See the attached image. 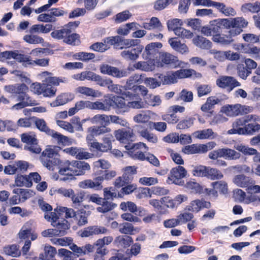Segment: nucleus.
Instances as JSON below:
<instances>
[{
    "label": "nucleus",
    "instance_id": "nucleus-46",
    "mask_svg": "<svg viewBox=\"0 0 260 260\" xmlns=\"http://www.w3.org/2000/svg\"><path fill=\"white\" fill-rule=\"evenodd\" d=\"M241 10L244 13L248 12L258 13L260 12V3L255 2L253 3L245 4L242 6Z\"/></svg>",
    "mask_w": 260,
    "mask_h": 260
},
{
    "label": "nucleus",
    "instance_id": "nucleus-60",
    "mask_svg": "<svg viewBox=\"0 0 260 260\" xmlns=\"http://www.w3.org/2000/svg\"><path fill=\"white\" fill-rule=\"evenodd\" d=\"M115 241L122 247H129L133 242V239L128 236H119L116 238Z\"/></svg>",
    "mask_w": 260,
    "mask_h": 260
},
{
    "label": "nucleus",
    "instance_id": "nucleus-8",
    "mask_svg": "<svg viewBox=\"0 0 260 260\" xmlns=\"http://www.w3.org/2000/svg\"><path fill=\"white\" fill-rule=\"evenodd\" d=\"M103 178L98 176L92 179H86L80 182L78 186L82 189H92L94 190H101L103 186L102 185Z\"/></svg>",
    "mask_w": 260,
    "mask_h": 260
},
{
    "label": "nucleus",
    "instance_id": "nucleus-25",
    "mask_svg": "<svg viewBox=\"0 0 260 260\" xmlns=\"http://www.w3.org/2000/svg\"><path fill=\"white\" fill-rule=\"evenodd\" d=\"M162 46V45L161 43H151L146 46L143 55H144L145 53L146 54L145 57L146 58H150L154 57L158 53V49L161 48Z\"/></svg>",
    "mask_w": 260,
    "mask_h": 260
},
{
    "label": "nucleus",
    "instance_id": "nucleus-15",
    "mask_svg": "<svg viewBox=\"0 0 260 260\" xmlns=\"http://www.w3.org/2000/svg\"><path fill=\"white\" fill-rule=\"evenodd\" d=\"M247 24V21L242 17L233 19V28L229 30L230 35L235 37L239 35L242 31V28L246 27Z\"/></svg>",
    "mask_w": 260,
    "mask_h": 260
},
{
    "label": "nucleus",
    "instance_id": "nucleus-52",
    "mask_svg": "<svg viewBox=\"0 0 260 260\" xmlns=\"http://www.w3.org/2000/svg\"><path fill=\"white\" fill-rule=\"evenodd\" d=\"M158 78L161 79L163 84H170L177 82V77L174 72L168 73L166 76L159 74Z\"/></svg>",
    "mask_w": 260,
    "mask_h": 260
},
{
    "label": "nucleus",
    "instance_id": "nucleus-22",
    "mask_svg": "<svg viewBox=\"0 0 260 260\" xmlns=\"http://www.w3.org/2000/svg\"><path fill=\"white\" fill-rule=\"evenodd\" d=\"M50 132L49 136H50L55 139L59 145H70L73 144V140L67 136H64L53 129Z\"/></svg>",
    "mask_w": 260,
    "mask_h": 260
},
{
    "label": "nucleus",
    "instance_id": "nucleus-63",
    "mask_svg": "<svg viewBox=\"0 0 260 260\" xmlns=\"http://www.w3.org/2000/svg\"><path fill=\"white\" fill-rule=\"evenodd\" d=\"M101 206L97 208V210L101 213H106L112 210L116 206L115 204L107 201L103 199V202L100 204Z\"/></svg>",
    "mask_w": 260,
    "mask_h": 260
},
{
    "label": "nucleus",
    "instance_id": "nucleus-36",
    "mask_svg": "<svg viewBox=\"0 0 260 260\" xmlns=\"http://www.w3.org/2000/svg\"><path fill=\"white\" fill-rule=\"evenodd\" d=\"M72 161L70 162L69 160L62 161L59 168L58 173L61 175L69 176L70 178H72V169L71 170V165Z\"/></svg>",
    "mask_w": 260,
    "mask_h": 260
},
{
    "label": "nucleus",
    "instance_id": "nucleus-19",
    "mask_svg": "<svg viewBox=\"0 0 260 260\" xmlns=\"http://www.w3.org/2000/svg\"><path fill=\"white\" fill-rule=\"evenodd\" d=\"M168 43L175 51L181 53L186 54L189 52L188 47L184 43H182L180 41L177 40V38H170Z\"/></svg>",
    "mask_w": 260,
    "mask_h": 260
},
{
    "label": "nucleus",
    "instance_id": "nucleus-11",
    "mask_svg": "<svg viewBox=\"0 0 260 260\" xmlns=\"http://www.w3.org/2000/svg\"><path fill=\"white\" fill-rule=\"evenodd\" d=\"M114 134L116 140L121 143L133 141V138L134 137V131L131 128L119 129L115 131Z\"/></svg>",
    "mask_w": 260,
    "mask_h": 260
},
{
    "label": "nucleus",
    "instance_id": "nucleus-58",
    "mask_svg": "<svg viewBox=\"0 0 260 260\" xmlns=\"http://www.w3.org/2000/svg\"><path fill=\"white\" fill-rule=\"evenodd\" d=\"M99 2V0H78L77 4H83L84 8L87 11H92L96 7Z\"/></svg>",
    "mask_w": 260,
    "mask_h": 260
},
{
    "label": "nucleus",
    "instance_id": "nucleus-27",
    "mask_svg": "<svg viewBox=\"0 0 260 260\" xmlns=\"http://www.w3.org/2000/svg\"><path fill=\"white\" fill-rule=\"evenodd\" d=\"M192 43L197 47L202 49H209L212 46L211 42L201 36L195 37L192 39Z\"/></svg>",
    "mask_w": 260,
    "mask_h": 260
},
{
    "label": "nucleus",
    "instance_id": "nucleus-9",
    "mask_svg": "<svg viewBox=\"0 0 260 260\" xmlns=\"http://www.w3.org/2000/svg\"><path fill=\"white\" fill-rule=\"evenodd\" d=\"M216 85L222 88H229L232 90L237 86H240V83L234 77L231 76H220L216 81Z\"/></svg>",
    "mask_w": 260,
    "mask_h": 260
},
{
    "label": "nucleus",
    "instance_id": "nucleus-57",
    "mask_svg": "<svg viewBox=\"0 0 260 260\" xmlns=\"http://www.w3.org/2000/svg\"><path fill=\"white\" fill-rule=\"evenodd\" d=\"M73 57L75 59L80 60L83 61H87L94 58L95 55L92 53L80 52L74 54Z\"/></svg>",
    "mask_w": 260,
    "mask_h": 260
},
{
    "label": "nucleus",
    "instance_id": "nucleus-43",
    "mask_svg": "<svg viewBox=\"0 0 260 260\" xmlns=\"http://www.w3.org/2000/svg\"><path fill=\"white\" fill-rule=\"evenodd\" d=\"M111 131L109 127L101 126H92L87 129V133H91L95 136H100Z\"/></svg>",
    "mask_w": 260,
    "mask_h": 260
},
{
    "label": "nucleus",
    "instance_id": "nucleus-16",
    "mask_svg": "<svg viewBox=\"0 0 260 260\" xmlns=\"http://www.w3.org/2000/svg\"><path fill=\"white\" fill-rule=\"evenodd\" d=\"M234 148L244 155H255L253 157V161L255 162H260V153H257L256 149L248 147L242 144H236L234 146Z\"/></svg>",
    "mask_w": 260,
    "mask_h": 260
},
{
    "label": "nucleus",
    "instance_id": "nucleus-21",
    "mask_svg": "<svg viewBox=\"0 0 260 260\" xmlns=\"http://www.w3.org/2000/svg\"><path fill=\"white\" fill-rule=\"evenodd\" d=\"M75 98L74 94L72 93H63L58 95L56 100L50 103L51 107H54L63 105L68 102L72 101Z\"/></svg>",
    "mask_w": 260,
    "mask_h": 260
},
{
    "label": "nucleus",
    "instance_id": "nucleus-49",
    "mask_svg": "<svg viewBox=\"0 0 260 260\" xmlns=\"http://www.w3.org/2000/svg\"><path fill=\"white\" fill-rule=\"evenodd\" d=\"M146 29L157 28L160 29L162 27L161 24L158 19L156 17H152L148 22L143 23L142 26Z\"/></svg>",
    "mask_w": 260,
    "mask_h": 260
},
{
    "label": "nucleus",
    "instance_id": "nucleus-24",
    "mask_svg": "<svg viewBox=\"0 0 260 260\" xmlns=\"http://www.w3.org/2000/svg\"><path fill=\"white\" fill-rule=\"evenodd\" d=\"M193 136L197 139H213L217 137V135L214 133L211 128H207L203 130H199L195 132Z\"/></svg>",
    "mask_w": 260,
    "mask_h": 260
},
{
    "label": "nucleus",
    "instance_id": "nucleus-5",
    "mask_svg": "<svg viewBox=\"0 0 260 260\" xmlns=\"http://www.w3.org/2000/svg\"><path fill=\"white\" fill-rule=\"evenodd\" d=\"M160 61L156 62L157 67H162L164 64H170L174 67L181 66L182 62L180 61L178 57L169 53L162 52L159 55Z\"/></svg>",
    "mask_w": 260,
    "mask_h": 260
},
{
    "label": "nucleus",
    "instance_id": "nucleus-39",
    "mask_svg": "<svg viewBox=\"0 0 260 260\" xmlns=\"http://www.w3.org/2000/svg\"><path fill=\"white\" fill-rule=\"evenodd\" d=\"M19 102L12 107V110H20L26 107L34 106L37 105L36 101L33 99H27V100H17Z\"/></svg>",
    "mask_w": 260,
    "mask_h": 260
},
{
    "label": "nucleus",
    "instance_id": "nucleus-23",
    "mask_svg": "<svg viewBox=\"0 0 260 260\" xmlns=\"http://www.w3.org/2000/svg\"><path fill=\"white\" fill-rule=\"evenodd\" d=\"M50 132L49 136H50L55 139L59 145H70L73 144V140L67 136H64L53 129Z\"/></svg>",
    "mask_w": 260,
    "mask_h": 260
},
{
    "label": "nucleus",
    "instance_id": "nucleus-34",
    "mask_svg": "<svg viewBox=\"0 0 260 260\" xmlns=\"http://www.w3.org/2000/svg\"><path fill=\"white\" fill-rule=\"evenodd\" d=\"M240 104L226 105L222 108L221 111L226 116L230 117L236 116L239 115Z\"/></svg>",
    "mask_w": 260,
    "mask_h": 260
},
{
    "label": "nucleus",
    "instance_id": "nucleus-26",
    "mask_svg": "<svg viewBox=\"0 0 260 260\" xmlns=\"http://www.w3.org/2000/svg\"><path fill=\"white\" fill-rule=\"evenodd\" d=\"M156 66V63L153 60L147 61H138L134 65V68L145 72L154 71Z\"/></svg>",
    "mask_w": 260,
    "mask_h": 260
},
{
    "label": "nucleus",
    "instance_id": "nucleus-13",
    "mask_svg": "<svg viewBox=\"0 0 260 260\" xmlns=\"http://www.w3.org/2000/svg\"><path fill=\"white\" fill-rule=\"evenodd\" d=\"M109 230L103 226L93 225L85 228L81 232L82 237H89L95 235L107 234Z\"/></svg>",
    "mask_w": 260,
    "mask_h": 260
},
{
    "label": "nucleus",
    "instance_id": "nucleus-10",
    "mask_svg": "<svg viewBox=\"0 0 260 260\" xmlns=\"http://www.w3.org/2000/svg\"><path fill=\"white\" fill-rule=\"evenodd\" d=\"M143 49V46H138L135 48L125 47L120 53L121 57L127 60H135L137 59Z\"/></svg>",
    "mask_w": 260,
    "mask_h": 260
},
{
    "label": "nucleus",
    "instance_id": "nucleus-12",
    "mask_svg": "<svg viewBox=\"0 0 260 260\" xmlns=\"http://www.w3.org/2000/svg\"><path fill=\"white\" fill-rule=\"evenodd\" d=\"M113 136L108 135L102 139L103 142H94L91 144V147L102 152H107L112 149V139Z\"/></svg>",
    "mask_w": 260,
    "mask_h": 260
},
{
    "label": "nucleus",
    "instance_id": "nucleus-33",
    "mask_svg": "<svg viewBox=\"0 0 260 260\" xmlns=\"http://www.w3.org/2000/svg\"><path fill=\"white\" fill-rule=\"evenodd\" d=\"M258 122H250L245 124L244 129H241L244 135H253L260 131V124Z\"/></svg>",
    "mask_w": 260,
    "mask_h": 260
},
{
    "label": "nucleus",
    "instance_id": "nucleus-37",
    "mask_svg": "<svg viewBox=\"0 0 260 260\" xmlns=\"http://www.w3.org/2000/svg\"><path fill=\"white\" fill-rule=\"evenodd\" d=\"M234 36H231L229 30L226 35L221 36L220 35H214L212 37V40L214 42L219 43L222 45H229L233 41L232 38Z\"/></svg>",
    "mask_w": 260,
    "mask_h": 260
},
{
    "label": "nucleus",
    "instance_id": "nucleus-61",
    "mask_svg": "<svg viewBox=\"0 0 260 260\" xmlns=\"http://www.w3.org/2000/svg\"><path fill=\"white\" fill-rule=\"evenodd\" d=\"M247 195L243 190L237 188L233 190V197L236 201L246 204Z\"/></svg>",
    "mask_w": 260,
    "mask_h": 260
},
{
    "label": "nucleus",
    "instance_id": "nucleus-45",
    "mask_svg": "<svg viewBox=\"0 0 260 260\" xmlns=\"http://www.w3.org/2000/svg\"><path fill=\"white\" fill-rule=\"evenodd\" d=\"M21 140L23 143L28 144H37L38 140L33 132L23 133L21 135Z\"/></svg>",
    "mask_w": 260,
    "mask_h": 260
},
{
    "label": "nucleus",
    "instance_id": "nucleus-38",
    "mask_svg": "<svg viewBox=\"0 0 260 260\" xmlns=\"http://www.w3.org/2000/svg\"><path fill=\"white\" fill-rule=\"evenodd\" d=\"M141 76L138 74H135L128 78L124 87L125 90L132 89V90H133L134 87H137L138 86L136 84L141 82Z\"/></svg>",
    "mask_w": 260,
    "mask_h": 260
},
{
    "label": "nucleus",
    "instance_id": "nucleus-50",
    "mask_svg": "<svg viewBox=\"0 0 260 260\" xmlns=\"http://www.w3.org/2000/svg\"><path fill=\"white\" fill-rule=\"evenodd\" d=\"M4 253L13 257H18L20 255V251L15 244L9 245L4 247Z\"/></svg>",
    "mask_w": 260,
    "mask_h": 260
},
{
    "label": "nucleus",
    "instance_id": "nucleus-41",
    "mask_svg": "<svg viewBox=\"0 0 260 260\" xmlns=\"http://www.w3.org/2000/svg\"><path fill=\"white\" fill-rule=\"evenodd\" d=\"M182 152L186 154L202 153L201 144H193L186 145L182 148Z\"/></svg>",
    "mask_w": 260,
    "mask_h": 260
},
{
    "label": "nucleus",
    "instance_id": "nucleus-48",
    "mask_svg": "<svg viewBox=\"0 0 260 260\" xmlns=\"http://www.w3.org/2000/svg\"><path fill=\"white\" fill-rule=\"evenodd\" d=\"M17 61L22 63V64L25 67L31 66V64L34 63L30 56L24 54L19 53L17 51L16 58L15 59Z\"/></svg>",
    "mask_w": 260,
    "mask_h": 260
},
{
    "label": "nucleus",
    "instance_id": "nucleus-4",
    "mask_svg": "<svg viewBox=\"0 0 260 260\" xmlns=\"http://www.w3.org/2000/svg\"><path fill=\"white\" fill-rule=\"evenodd\" d=\"M187 175V171L185 168L182 166L173 168L171 169L169 175L167 183L168 184H175L177 185H182L181 179L184 178Z\"/></svg>",
    "mask_w": 260,
    "mask_h": 260
},
{
    "label": "nucleus",
    "instance_id": "nucleus-42",
    "mask_svg": "<svg viewBox=\"0 0 260 260\" xmlns=\"http://www.w3.org/2000/svg\"><path fill=\"white\" fill-rule=\"evenodd\" d=\"M137 168L135 166H128L122 169L123 178L129 183L133 179V175L137 173Z\"/></svg>",
    "mask_w": 260,
    "mask_h": 260
},
{
    "label": "nucleus",
    "instance_id": "nucleus-59",
    "mask_svg": "<svg viewBox=\"0 0 260 260\" xmlns=\"http://www.w3.org/2000/svg\"><path fill=\"white\" fill-rule=\"evenodd\" d=\"M208 167L204 166H197L193 167L192 173L193 176L197 177H206Z\"/></svg>",
    "mask_w": 260,
    "mask_h": 260
},
{
    "label": "nucleus",
    "instance_id": "nucleus-47",
    "mask_svg": "<svg viewBox=\"0 0 260 260\" xmlns=\"http://www.w3.org/2000/svg\"><path fill=\"white\" fill-rule=\"evenodd\" d=\"M15 185L17 186H25L30 187L32 186V183L29 180L28 176L18 175L15 180Z\"/></svg>",
    "mask_w": 260,
    "mask_h": 260
},
{
    "label": "nucleus",
    "instance_id": "nucleus-64",
    "mask_svg": "<svg viewBox=\"0 0 260 260\" xmlns=\"http://www.w3.org/2000/svg\"><path fill=\"white\" fill-rule=\"evenodd\" d=\"M236 69L238 76L243 80H246L247 77L251 73V71L247 69L242 64H238Z\"/></svg>",
    "mask_w": 260,
    "mask_h": 260
},
{
    "label": "nucleus",
    "instance_id": "nucleus-28",
    "mask_svg": "<svg viewBox=\"0 0 260 260\" xmlns=\"http://www.w3.org/2000/svg\"><path fill=\"white\" fill-rule=\"evenodd\" d=\"M221 151L222 157L227 160H237L241 157L240 153L234 149L229 148H221Z\"/></svg>",
    "mask_w": 260,
    "mask_h": 260
},
{
    "label": "nucleus",
    "instance_id": "nucleus-51",
    "mask_svg": "<svg viewBox=\"0 0 260 260\" xmlns=\"http://www.w3.org/2000/svg\"><path fill=\"white\" fill-rule=\"evenodd\" d=\"M183 21L181 19L178 18H174L169 20L167 23L169 30L173 31L174 34L176 30L179 29V28L183 25Z\"/></svg>",
    "mask_w": 260,
    "mask_h": 260
},
{
    "label": "nucleus",
    "instance_id": "nucleus-55",
    "mask_svg": "<svg viewBox=\"0 0 260 260\" xmlns=\"http://www.w3.org/2000/svg\"><path fill=\"white\" fill-rule=\"evenodd\" d=\"M51 243L57 246H70L73 242V239L69 237H63L61 238H51Z\"/></svg>",
    "mask_w": 260,
    "mask_h": 260
},
{
    "label": "nucleus",
    "instance_id": "nucleus-14",
    "mask_svg": "<svg viewBox=\"0 0 260 260\" xmlns=\"http://www.w3.org/2000/svg\"><path fill=\"white\" fill-rule=\"evenodd\" d=\"M72 169V177L75 175H84L86 171L90 169L89 165L82 161L73 160L71 165Z\"/></svg>",
    "mask_w": 260,
    "mask_h": 260
},
{
    "label": "nucleus",
    "instance_id": "nucleus-18",
    "mask_svg": "<svg viewBox=\"0 0 260 260\" xmlns=\"http://www.w3.org/2000/svg\"><path fill=\"white\" fill-rule=\"evenodd\" d=\"M58 154L55 148H47L42 152L41 156V160L43 165L45 167H49L50 162L49 160L53 158V157L58 156Z\"/></svg>",
    "mask_w": 260,
    "mask_h": 260
},
{
    "label": "nucleus",
    "instance_id": "nucleus-1",
    "mask_svg": "<svg viewBox=\"0 0 260 260\" xmlns=\"http://www.w3.org/2000/svg\"><path fill=\"white\" fill-rule=\"evenodd\" d=\"M56 210L51 213H45V218L51 222V225L54 228L57 236H63L67 233V230L69 229V225L67 220L59 219L57 213L55 212Z\"/></svg>",
    "mask_w": 260,
    "mask_h": 260
},
{
    "label": "nucleus",
    "instance_id": "nucleus-17",
    "mask_svg": "<svg viewBox=\"0 0 260 260\" xmlns=\"http://www.w3.org/2000/svg\"><path fill=\"white\" fill-rule=\"evenodd\" d=\"M70 248L72 251V253L79 257L93 252L94 246L93 245L87 244L83 246L79 247L72 242L70 245Z\"/></svg>",
    "mask_w": 260,
    "mask_h": 260
},
{
    "label": "nucleus",
    "instance_id": "nucleus-35",
    "mask_svg": "<svg viewBox=\"0 0 260 260\" xmlns=\"http://www.w3.org/2000/svg\"><path fill=\"white\" fill-rule=\"evenodd\" d=\"M213 7H216L220 12L227 16H235L236 11L232 8L226 7L224 4L219 2H214Z\"/></svg>",
    "mask_w": 260,
    "mask_h": 260
},
{
    "label": "nucleus",
    "instance_id": "nucleus-54",
    "mask_svg": "<svg viewBox=\"0 0 260 260\" xmlns=\"http://www.w3.org/2000/svg\"><path fill=\"white\" fill-rule=\"evenodd\" d=\"M33 122L35 123L36 127L41 131L46 133L48 135L52 129H50L47 125L45 121L43 119H39L35 117Z\"/></svg>",
    "mask_w": 260,
    "mask_h": 260
},
{
    "label": "nucleus",
    "instance_id": "nucleus-3",
    "mask_svg": "<svg viewBox=\"0 0 260 260\" xmlns=\"http://www.w3.org/2000/svg\"><path fill=\"white\" fill-rule=\"evenodd\" d=\"M39 79L43 84L48 85L58 86L60 83H66L68 80L66 77H57L53 76V74L47 71L43 72L38 75Z\"/></svg>",
    "mask_w": 260,
    "mask_h": 260
},
{
    "label": "nucleus",
    "instance_id": "nucleus-6",
    "mask_svg": "<svg viewBox=\"0 0 260 260\" xmlns=\"http://www.w3.org/2000/svg\"><path fill=\"white\" fill-rule=\"evenodd\" d=\"M252 122L251 115L249 114L243 117L237 119L232 124V128L228 131V134L244 135L241 129H244V126L247 123Z\"/></svg>",
    "mask_w": 260,
    "mask_h": 260
},
{
    "label": "nucleus",
    "instance_id": "nucleus-7",
    "mask_svg": "<svg viewBox=\"0 0 260 260\" xmlns=\"http://www.w3.org/2000/svg\"><path fill=\"white\" fill-rule=\"evenodd\" d=\"M101 73L107 74L117 78L127 76V72L125 70H120L118 68L111 66L108 64H102L100 67Z\"/></svg>",
    "mask_w": 260,
    "mask_h": 260
},
{
    "label": "nucleus",
    "instance_id": "nucleus-29",
    "mask_svg": "<svg viewBox=\"0 0 260 260\" xmlns=\"http://www.w3.org/2000/svg\"><path fill=\"white\" fill-rule=\"evenodd\" d=\"M75 91L77 94L87 96L98 97L101 95V92L98 91L86 86H79L75 89Z\"/></svg>",
    "mask_w": 260,
    "mask_h": 260
},
{
    "label": "nucleus",
    "instance_id": "nucleus-20",
    "mask_svg": "<svg viewBox=\"0 0 260 260\" xmlns=\"http://www.w3.org/2000/svg\"><path fill=\"white\" fill-rule=\"evenodd\" d=\"M233 182L239 187L247 188L248 185L253 183V180L243 174H238L233 177Z\"/></svg>",
    "mask_w": 260,
    "mask_h": 260
},
{
    "label": "nucleus",
    "instance_id": "nucleus-2",
    "mask_svg": "<svg viewBox=\"0 0 260 260\" xmlns=\"http://www.w3.org/2000/svg\"><path fill=\"white\" fill-rule=\"evenodd\" d=\"M4 90L8 93L15 94L17 96V100L32 99L27 93L28 87L24 83L6 85L4 87Z\"/></svg>",
    "mask_w": 260,
    "mask_h": 260
},
{
    "label": "nucleus",
    "instance_id": "nucleus-31",
    "mask_svg": "<svg viewBox=\"0 0 260 260\" xmlns=\"http://www.w3.org/2000/svg\"><path fill=\"white\" fill-rule=\"evenodd\" d=\"M110 115L97 114L90 119V121L94 124H100L101 126H106L110 124Z\"/></svg>",
    "mask_w": 260,
    "mask_h": 260
},
{
    "label": "nucleus",
    "instance_id": "nucleus-32",
    "mask_svg": "<svg viewBox=\"0 0 260 260\" xmlns=\"http://www.w3.org/2000/svg\"><path fill=\"white\" fill-rule=\"evenodd\" d=\"M72 32V30L70 28H67L64 26L60 29H57L53 31L51 33V36L53 38L57 40H62L63 42L64 40L67 38L68 35Z\"/></svg>",
    "mask_w": 260,
    "mask_h": 260
},
{
    "label": "nucleus",
    "instance_id": "nucleus-30",
    "mask_svg": "<svg viewBox=\"0 0 260 260\" xmlns=\"http://www.w3.org/2000/svg\"><path fill=\"white\" fill-rule=\"evenodd\" d=\"M155 115V113L150 111H143L135 115L133 119L137 123H145L149 121L152 116Z\"/></svg>",
    "mask_w": 260,
    "mask_h": 260
},
{
    "label": "nucleus",
    "instance_id": "nucleus-56",
    "mask_svg": "<svg viewBox=\"0 0 260 260\" xmlns=\"http://www.w3.org/2000/svg\"><path fill=\"white\" fill-rule=\"evenodd\" d=\"M120 208L123 211H128L133 213H136L138 210V208L136 204L130 201L121 203L120 204Z\"/></svg>",
    "mask_w": 260,
    "mask_h": 260
},
{
    "label": "nucleus",
    "instance_id": "nucleus-62",
    "mask_svg": "<svg viewBox=\"0 0 260 260\" xmlns=\"http://www.w3.org/2000/svg\"><path fill=\"white\" fill-rule=\"evenodd\" d=\"M175 35L183 39H190L193 36L192 32L182 27H181L179 29L176 30Z\"/></svg>",
    "mask_w": 260,
    "mask_h": 260
},
{
    "label": "nucleus",
    "instance_id": "nucleus-44",
    "mask_svg": "<svg viewBox=\"0 0 260 260\" xmlns=\"http://www.w3.org/2000/svg\"><path fill=\"white\" fill-rule=\"evenodd\" d=\"M207 177L212 180H220L223 177V175L220 170L208 167Z\"/></svg>",
    "mask_w": 260,
    "mask_h": 260
},
{
    "label": "nucleus",
    "instance_id": "nucleus-40",
    "mask_svg": "<svg viewBox=\"0 0 260 260\" xmlns=\"http://www.w3.org/2000/svg\"><path fill=\"white\" fill-rule=\"evenodd\" d=\"M220 102V100L218 98L214 96H210L207 98L206 103L202 106L201 109L204 112L207 111L212 109L215 105L219 104Z\"/></svg>",
    "mask_w": 260,
    "mask_h": 260
},
{
    "label": "nucleus",
    "instance_id": "nucleus-53",
    "mask_svg": "<svg viewBox=\"0 0 260 260\" xmlns=\"http://www.w3.org/2000/svg\"><path fill=\"white\" fill-rule=\"evenodd\" d=\"M11 74L14 75L18 78L19 80L23 83H25L30 84L31 80L29 77V75L26 73L19 70H14L11 72Z\"/></svg>",
    "mask_w": 260,
    "mask_h": 260
}]
</instances>
